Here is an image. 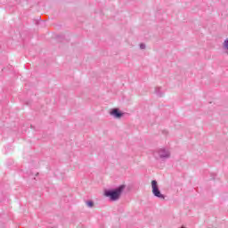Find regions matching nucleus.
Wrapping results in <instances>:
<instances>
[{"instance_id": "nucleus-4", "label": "nucleus", "mask_w": 228, "mask_h": 228, "mask_svg": "<svg viewBox=\"0 0 228 228\" xmlns=\"http://www.w3.org/2000/svg\"><path fill=\"white\" fill-rule=\"evenodd\" d=\"M110 115L114 118H121V117H124V113H122L120 111V110L118 109H112L110 110Z\"/></svg>"}, {"instance_id": "nucleus-7", "label": "nucleus", "mask_w": 228, "mask_h": 228, "mask_svg": "<svg viewBox=\"0 0 228 228\" xmlns=\"http://www.w3.org/2000/svg\"><path fill=\"white\" fill-rule=\"evenodd\" d=\"M145 48H146L145 44H143V43L140 44V49L143 50Z\"/></svg>"}, {"instance_id": "nucleus-2", "label": "nucleus", "mask_w": 228, "mask_h": 228, "mask_svg": "<svg viewBox=\"0 0 228 228\" xmlns=\"http://www.w3.org/2000/svg\"><path fill=\"white\" fill-rule=\"evenodd\" d=\"M155 157L165 161V159H168L170 158V151L166 148H160L155 151Z\"/></svg>"}, {"instance_id": "nucleus-5", "label": "nucleus", "mask_w": 228, "mask_h": 228, "mask_svg": "<svg viewBox=\"0 0 228 228\" xmlns=\"http://www.w3.org/2000/svg\"><path fill=\"white\" fill-rule=\"evenodd\" d=\"M155 94H157L159 97H161L163 95V93H161V87H155Z\"/></svg>"}, {"instance_id": "nucleus-1", "label": "nucleus", "mask_w": 228, "mask_h": 228, "mask_svg": "<svg viewBox=\"0 0 228 228\" xmlns=\"http://www.w3.org/2000/svg\"><path fill=\"white\" fill-rule=\"evenodd\" d=\"M124 190H126V185H120L114 190H105L104 195L105 197H109L112 201L118 200Z\"/></svg>"}, {"instance_id": "nucleus-3", "label": "nucleus", "mask_w": 228, "mask_h": 228, "mask_svg": "<svg viewBox=\"0 0 228 228\" xmlns=\"http://www.w3.org/2000/svg\"><path fill=\"white\" fill-rule=\"evenodd\" d=\"M151 188L154 197H158V199H165V195L161 194V191H159V187L158 186V182L156 180L151 181Z\"/></svg>"}, {"instance_id": "nucleus-6", "label": "nucleus", "mask_w": 228, "mask_h": 228, "mask_svg": "<svg viewBox=\"0 0 228 228\" xmlns=\"http://www.w3.org/2000/svg\"><path fill=\"white\" fill-rule=\"evenodd\" d=\"M86 206H88V208H94V201L92 200L86 201Z\"/></svg>"}]
</instances>
